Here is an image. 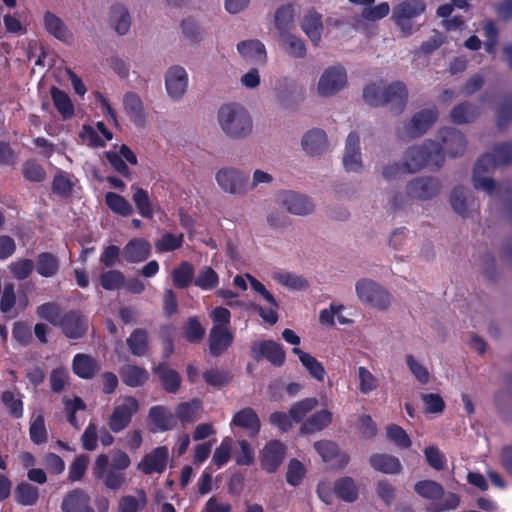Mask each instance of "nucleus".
Instances as JSON below:
<instances>
[{"instance_id":"1","label":"nucleus","mask_w":512,"mask_h":512,"mask_svg":"<svg viewBox=\"0 0 512 512\" xmlns=\"http://www.w3.org/2000/svg\"><path fill=\"white\" fill-rule=\"evenodd\" d=\"M363 99L371 107L387 106L393 114L399 115L407 105L408 90L400 81L386 87L373 83L364 88Z\"/></svg>"},{"instance_id":"2","label":"nucleus","mask_w":512,"mask_h":512,"mask_svg":"<svg viewBox=\"0 0 512 512\" xmlns=\"http://www.w3.org/2000/svg\"><path fill=\"white\" fill-rule=\"evenodd\" d=\"M444 160L441 145L436 141L426 140L422 145L406 150L403 164L408 173H415L425 167L439 169L443 166Z\"/></svg>"},{"instance_id":"3","label":"nucleus","mask_w":512,"mask_h":512,"mask_svg":"<svg viewBox=\"0 0 512 512\" xmlns=\"http://www.w3.org/2000/svg\"><path fill=\"white\" fill-rule=\"evenodd\" d=\"M222 131L234 139L244 138L252 132L253 122L248 111L240 104L223 105L217 114Z\"/></svg>"},{"instance_id":"4","label":"nucleus","mask_w":512,"mask_h":512,"mask_svg":"<svg viewBox=\"0 0 512 512\" xmlns=\"http://www.w3.org/2000/svg\"><path fill=\"white\" fill-rule=\"evenodd\" d=\"M426 10L423 0H403L396 4L392 10V19L401 32L408 36L414 32L413 20L421 16Z\"/></svg>"},{"instance_id":"5","label":"nucleus","mask_w":512,"mask_h":512,"mask_svg":"<svg viewBox=\"0 0 512 512\" xmlns=\"http://www.w3.org/2000/svg\"><path fill=\"white\" fill-rule=\"evenodd\" d=\"M215 179L219 187L230 194L242 195L249 189V175L232 167L218 170Z\"/></svg>"},{"instance_id":"6","label":"nucleus","mask_w":512,"mask_h":512,"mask_svg":"<svg viewBox=\"0 0 512 512\" xmlns=\"http://www.w3.org/2000/svg\"><path fill=\"white\" fill-rule=\"evenodd\" d=\"M109 457L106 454L97 456L94 462L92 473L95 479L102 480L104 486L112 491L121 489L127 479L125 472L108 467Z\"/></svg>"},{"instance_id":"7","label":"nucleus","mask_w":512,"mask_h":512,"mask_svg":"<svg viewBox=\"0 0 512 512\" xmlns=\"http://www.w3.org/2000/svg\"><path fill=\"white\" fill-rule=\"evenodd\" d=\"M250 354L256 362L266 359L275 367L283 366L286 359V353L282 345L274 340L252 342Z\"/></svg>"},{"instance_id":"8","label":"nucleus","mask_w":512,"mask_h":512,"mask_svg":"<svg viewBox=\"0 0 512 512\" xmlns=\"http://www.w3.org/2000/svg\"><path fill=\"white\" fill-rule=\"evenodd\" d=\"M139 403L133 396H128L123 403L114 407L108 419V426L114 433H119L129 426L133 416L138 412Z\"/></svg>"},{"instance_id":"9","label":"nucleus","mask_w":512,"mask_h":512,"mask_svg":"<svg viewBox=\"0 0 512 512\" xmlns=\"http://www.w3.org/2000/svg\"><path fill=\"white\" fill-rule=\"evenodd\" d=\"M347 83L346 70L342 66L327 68L318 82V93L321 96H331L343 89Z\"/></svg>"},{"instance_id":"10","label":"nucleus","mask_w":512,"mask_h":512,"mask_svg":"<svg viewBox=\"0 0 512 512\" xmlns=\"http://www.w3.org/2000/svg\"><path fill=\"white\" fill-rule=\"evenodd\" d=\"M439 138L442 143H439L442 148V154L446 153L451 158H456L466 150L467 141L463 133L456 128L445 127L439 131Z\"/></svg>"},{"instance_id":"11","label":"nucleus","mask_w":512,"mask_h":512,"mask_svg":"<svg viewBox=\"0 0 512 512\" xmlns=\"http://www.w3.org/2000/svg\"><path fill=\"white\" fill-rule=\"evenodd\" d=\"M58 326L67 338L79 339L88 330V320L80 312L70 310L61 316Z\"/></svg>"},{"instance_id":"12","label":"nucleus","mask_w":512,"mask_h":512,"mask_svg":"<svg viewBox=\"0 0 512 512\" xmlns=\"http://www.w3.org/2000/svg\"><path fill=\"white\" fill-rule=\"evenodd\" d=\"M286 446L279 440L267 442L261 452V467L267 473H275L283 463Z\"/></svg>"},{"instance_id":"13","label":"nucleus","mask_w":512,"mask_h":512,"mask_svg":"<svg viewBox=\"0 0 512 512\" xmlns=\"http://www.w3.org/2000/svg\"><path fill=\"white\" fill-rule=\"evenodd\" d=\"M441 189L438 179L433 177H417L406 186L407 195L419 200H428L436 196Z\"/></svg>"},{"instance_id":"14","label":"nucleus","mask_w":512,"mask_h":512,"mask_svg":"<svg viewBox=\"0 0 512 512\" xmlns=\"http://www.w3.org/2000/svg\"><path fill=\"white\" fill-rule=\"evenodd\" d=\"M168 458V448L158 446L142 458L137 468L145 475L162 474L166 470Z\"/></svg>"},{"instance_id":"15","label":"nucleus","mask_w":512,"mask_h":512,"mask_svg":"<svg viewBox=\"0 0 512 512\" xmlns=\"http://www.w3.org/2000/svg\"><path fill=\"white\" fill-rule=\"evenodd\" d=\"M234 341V335L228 327L213 325L209 333V352L213 357H219L225 353Z\"/></svg>"},{"instance_id":"16","label":"nucleus","mask_w":512,"mask_h":512,"mask_svg":"<svg viewBox=\"0 0 512 512\" xmlns=\"http://www.w3.org/2000/svg\"><path fill=\"white\" fill-rule=\"evenodd\" d=\"M123 109L137 127L143 128L147 123V113L140 96L135 92H127L123 96Z\"/></svg>"},{"instance_id":"17","label":"nucleus","mask_w":512,"mask_h":512,"mask_svg":"<svg viewBox=\"0 0 512 512\" xmlns=\"http://www.w3.org/2000/svg\"><path fill=\"white\" fill-rule=\"evenodd\" d=\"M343 165L347 172H359L363 168L360 153V138L355 131L350 132L346 139Z\"/></svg>"},{"instance_id":"18","label":"nucleus","mask_w":512,"mask_h":512,"mask_svg":"<svg viewBox=\"0 0 512 512\" xmlns=\"http://www.w3.org/2000/svg\"><path fill=\"white\" fill-rule=\"evenodd\" d=\"M188 76L184 68L171 67L165 77L166 90L169 96L175 100L180 99L186 91Z\"/></svg>"},{"instance_id":"19","label":"nucleus","mask_w":512,"mask_h":512,"mask_svg":"<svg viewBox=\"0 0 512 512\" xmlns=\"http://www.w3.org/2000/svg\"><path fill=\"white\" fill-rule=\"evenodd\" d=\"M438 112L435 108L423 109L412 117L406 126L407 133L411 137L423 135L429 127L437 120Z\"/></svg>"},{"instance_id":"20","label":"nucleus","mask_w":512,"mask_h":512,"mask_svg":"<svg viewBox=\"0 0 512 512\" xmlns=\"http://www.w3.org/2000/svg\"><path fill=\"white\" fill-rule=\"evenodd\" d=\"M153 373L158 377L164 391L175 394L179 391L182 378L181 375L169 367L164 361L153 368Z\"/></svg>"},{"instance_id":"21","label":"nucleus","mask_w":512,"mask_h":512,"mask_svg":"<svg viewBox=\"0 0 512 512\" xmlns=\"http://www.w3.org/2000/svg\"><path fill=\"white\" fill-rule=\"evenodd\" d=\"M239 54L247 62L264 65L267 61V53L264 44L256 39L241 41L237 44Z\"/></svg>"},{"instance_id":"22","label":"nucleus","mask_w":512,"mask_h":512,"mask_svg":"<svg viewBox=\"0 0 512 512\" xmlns=\"http://www.w3.org/2000/svg\"><path fill=\"white\" fill-rule=\"evenodd\" d=\"M231 426L247 431L251 437L256 436L261 429L260 419L257 413L250 407H245L236 412L231 420Z\"/></svg>"},{"instance_id":"23","label":"nucleus","mask_w":512,"mask_h":512,"mask_svg":"<svg viewBox=\"0 0 512 512\" xmlns=\"http://www.w3.org/2000/svg\"><path fill=\"white\" fill-rule=\"evenodd\" d=\"M100 368L99 361L91 355L78 353L73 357L72 371L81 379H92L99 372Z\"/></svg>"},{"instance_id":"24","label":"nucleus","mask_w":512,"mask_h":512,"mask_svg":"<svg viewBox=\"0 0 512 512\" xmlns=\"http://www.w3.org/2000/svg\"><path fill=\"white\" fill-rule=\"evenodd\" d=\"M151 253L150 243L143 238H134L123 247L122 256L128 263L145 261Z\"/></svg>"},{"instance_id":"25","label":"nucleus","mask_w":512,"mask_h":512,"mask_svg":"<svg viewBox=\"0 0 512 512\" xmlns=\"http://www.w3.org/2000/svg\"><path fill=\"white\" fill-rule=\"evenodd\" d=\"M282 204L289 213L300 216L308 215L314 209L313 203L307 196L293 191L285 192L282 195Z\"/></svg>"},{"instance_id":"26","label":"nucleus","mask_w":512,"mask_h":512,"mask_svg":"<svg viewBox=\"0 0 512 512\" xmlns=\"http://www.w3.org/2000/svg\"><path fill=\"white\" fill-rule=\"evenodd\" d=\"M302 147L311 156L320 155L327 148L326 133L316 128L306 132L302 138Z\"/></svg>"},{"instance_id":"27","label":"nucleus","mask_w":512,"mask_h":512,"mask_svg":"<svg viewBox=\"0 0 512 512\" xmlns=\"http://www.w3.org/2000/svg\"><path fill=\"white\" fill-rule=\"evenodd\" d=\"M35 270L41 277L53 278L59 273L60 260L51 252H41L37 255Z\"/></svg>"},{"instance_id":"28","label":"nucleus","mask_w":512,"mask_h":512,"mask_svg":"<svg viewBox=\"0 0 512 512\" xmlns=\"http://www.w3.org/2000/svg\"><path fill=\"white\" fill-rule=\"evenodd\" d=\"M120 376L123 383L132 388L143 386L149 378L145 368L133 364L123 365L120 368Z\"/></svg>"},{"instance_id":"29","label":"nucleus","mask_w":512,"mask_h":512,"mask_svg":"<svg viewBox=\"0 0 512 512\" xmlns=\"http://www.w3.org/2000/svg\"><path fill=\"white\" fill-rule=\"evenodd\" d=\"M293 354L297 355L302 366L307 370L309 375L319 382H323L326 371L320 361L311 354L304 352L298 347L292 349Z\"/></svg>"},{"instance_id":"30","label":"nucleus","mask_w":512,"mask_h":512,"mask_svg":"<svg viewBox=\"0 0 512 512\" xmlns=\"http://www.w3.org/2000/svg\"><path fill=\"white\" fill-rule=\"evenodd\" d=\"M301 28L311 42L317 45L323 31L321 14L314 10L309 11L302 20Z\"/></svg>"},{"instance_id":"31","label":"nucleus","mask_w":512,"mask_h":512,"mask_svg":"<svg viewBox=\"0 0 512 512\" xmlns=\"http://www.w3.org/2000/svg\"><path fill=\"white\" fill-rule=\"evenodd\" d=\"M149 419L155 426L152 432H165L174 427L173 415L164 406H153L149 410Z\"/></svg>"},{"instance_id":"32","label":"nucleus","mask_w":512,"mask_h":512,"mask_svg":"<svg viewBox=\"0 0 512 512\" xmlns=\"http://www.w3.org/2000/svg\"><path fill=\"white\" fill-rule=\"evenodd\" d=\"M43 24L45 30L60 41L66 42L71 36L62 19L50 11L44 13Z\"/></svg>"},{"instance_id":"33","label":"nucleus","mask_w":512,"mask_h":512,"mask_svg":"<svg viewBox=\"0 0 512 512\" xmlns=\"http://www.w3.org/2000/svg\"><path fill=\"white\" fill-rule=\"evenodd\" d=\"M369 463L376 471L385 474H397L402 469L399 459L388 454H373L369 458Z\"/></svg>"},{"instance_id":"34","label":"nucleus","mask_w":512,"mask_h":512,"mask_svg":"<svg viewBox=\"0 0 512 512\" xmlns=\"http://www.w3.org/2000/svg\"><path fill=\"white\" fill-rule=\"evenodd\" d=\"M50 95L56 110L64 120H68L74 117L75 108L66 92L53 86L50 89Z\"/></svg>"},{"instance_id":"35","label":"nucleus","mask_w":512,"mask_h":512,"mask_svg":"<svg viewBox=\"0 0 512 512\" xmlns=\"http://www.w3.org/2000/svg\"><path fill=\"white\" fill-rule=\"evenodd\" d=\"M195 269L188 261H182L172 270L171 278L175 288L186 289L194 282Z\"/></svg>"},{"instance_id":"36","label":"nucleus","mask_w":512,"mask_h":512,"mask_svg":"<svg viewBox=\"0 0 512 512\" xmlns=\"http://www.w3.org/2000/svg\"><path fill=\"white\" fill-rule=\"evenodd\" d=\"M334 494L342 501L354 502L358 499V487L351 477H341L337 479L333 487Z\"/></svg>"},{"instance_id":"37","label":"nucleus","mask_w":512,"mask_h":512,"mask_svg":"<svg viewBox=\"0 0 512 512\" xmlns=\"http://www.w3.org/2000/svg\"><path fill=\"white\" fill-rule=\"evenodd\" d=\"M126 344L134 356H144L149 348V338L147 331L142 328L133 330L130 336L126 339Z\"/></svg>"},{"instance_id":"38","label":"nucleus","mask_w":512,"mask_h":512,"mask_svg":"<svg viewBox=\"0 0 512 512\" xmlns=\"http://www.w3.org/2000/svg\"><path fill=\"white\" fill-rule=\"evenodd\" d=\"M332 417V413L328 410L317 411L303 423L301 431L306 434L321 431L331 424Z\"/></svg>"},{"instance_id":"39","label":"nucleus","mask_w":512,"mask_h":512,"mask_svg":"<svg viewBox=\"0 0 512 512\" xmlns=\"http://www.w3.org/2000/svg\"><path fill=\"white\" fill-rule=\"evenodd\" d=\"M110 24L119 35H125L131 25L130 15L125 6L116 4L110 10Z\"/></svg>"},{"instance_id":"40","label":"nucleus","mask_w":512,"mask_h":512,"mask_svg":"<svg viewBox=\"0 0 512 512\" xmlns=\"http://www.w3.org/2000/svg\"><path fill=\"white\" fill-rule=\"evenodd\" d=\"M39 490L28 482H21L14 489V500L22 506H33L38 502Z\"/></svg>"},{"instance_id":"41","label":"nucleus","mask_w":512,"mask_h":512,"mask_svg":"<svg viewBox=\"0 0 512 512\" xmlns=\"http://www.w3.org/2000/svg\"><path fill=\"white\" fill-rule=\"evenodd\" d=\"M147 505V495L143 489L137 491V497L125 495L119 499L117 512H141Z\"/></svg>"},{"instance_id":"42","label":"nucleus","mask_w":512,"mask_h":512,"mask_svg":"<svg viewBox=\"0 0 512 512\" xmlns=\"http://www.w3.org/2000/svg\"><path fill=\"white\" fill-rule=\"evenodd\" d=\"M294 8L291 4L280 6L274 15L275 28L280 36L289 33L293 27Z\"/></svg>"},{"instance_id":"43","label":"nucleus","mask_w":512,"mask_h":512,"mask_svg":"<svg viewBox=\"0 0 512 512\" xmlns=\"http://www.w3.org/2000/svg\"><path fill=\"white\" fill-rule=\"evenodd\" d=\"M479 114L477 106L470 102H463L456 105L451 113V120L456 124H465L474 121Z\"/></svg>"},{"instance_id":"44","label":"nucleus","mask_w":512,"mask_h":512,"mask_svg":"<svg viewBox=\"0 0 512 512\" xmlns=\"http://www.w3.org/2000/svg\"><path fill=\"white\" fill-rule=\"evenodd\" d=\"M105 203L113 213L122 217H128L133 214V207L129 201L124 196L115 192H107L105 194Z\"/></svg>"},{"instance_id":"45","label":"nucleus","mask_w":512,"mask_h":512,"mask_svg":"<svg viewBox=\"0 0 512 512\" xmlns=\"http://www.w3.org/2000/svg\"><path fill=\"white\" fill-rule=\"evenodd\" d=\"M414 489L418 495L431 501L440 500L444 496L442 485L433 480L418 481Z\"/></svg>"},{"instance_id":"46","label":"nucleus","mask_w":512,"mask_h":512,"mask_svg":"<svg viewBox=\"0 0 512 512\" xmlns=\"http://www.w3.org/2000/svg\"><path fill=\"white\" fill-rule=\"evenodd\" d=\"M88 497L81 489H74L69 492L61 503L63 512H79L88 504Z\"/></svg>"},{"instance_id":"47","label":"nucleus","mask_w":512,"mask_h":512,"mask_svg":"<svg viewBox=\"0 0 512 512\" xmlns=\"http://www.w3.org/2000/svg\"><path fill=\"white\" fill-rule=\"evenodd\" d=\"M21 172L24 179L32 183H41L47 177L44 167L33 158L23 162Z\"/></svg>"},{"instance_id":"48","label":"nucleus","mask_w":512,"mask_h":512,"mask_svg":"<svg viewBox=\"0 0 512 512\" xmlns=\"http://www.w3.org/2000/svg\"><path fill=\"white\" fill-rule=\"evenodd\" d=\"M200 409V400L193 399L192 401L178 404L175 409V414L182 424L193 423L197 420V414Z\"/></svg>"},{"instance_id":"49","label":"nucleus","mask_w":512,"mask_h":512,"mask_svg":"<svg viewBox=\"0 0 512 512\" xmlns=\"http://www.w3.org/2000/svg\"><path fill=\"white\" fill-rule=\"evenodd\" d=\"M134 189V186H132ZM132 200L137 208L138 213L146 219H152L154 216V210L150 201L148 192L140 187H136L132 195Z\"/></svg>"},{"instance_id":"50","label":"nucleus","mask_w":512,"mask_h":512,"mask_svg":"<svg viewBox=\"0 0 512 512\" xmlns=\"http://www.w3.org/2000/svg\"><path fill=\"white\" fill-rule=\"evenodd\" d=\"M450 202L452 205L453 210L462 216L463 218H466L469 216V209L468 207L472 205L473 200L469 202L468 197L466 196V189L462 186H456L451 192L450 195Z\"/></svg>"},{"instance_id":"51","label":"nucleus","mask_w":512,"mask_h":512,"mask_svg":"<svg viewBox=\"0 0 512 512\" xmlns=\"http://www.w3.org/2000/svg\"><path fill=\"white\" fill-rule=\"evenodd\" d=\"M99 283L104 290H120L125 284V276L119 270L110 269L100 274Z\"/></svg>"},{"instance_id":"52","label":"nucleus","mask_w":512,"mask_h":512,"mask_svg":"<svg viewBox=\"0 0 512 512\" xmlns=\"http://www.w3.org/2000/svg\"><path fill=\"white\" fill-rule=\"evenodd\" d=\"M63 404L67 412V420L69 424L79 430L83 423L78 421L76 413L86 409L85 402L79 396H75L73 399L64 397Z\"/></svg>"},{"instance_id":"53","label":"nucleus","mask_w":512,"mask_h":512,"mask_svg":"<svg viewBox=\"0 0 512 512\" xmlns=\"http://www.w3.org/2000/svg\"><path fill=\"white\" fill-rule=\"evenodd\" d=\"M280 37L283 48L290 56L294 58H304L306 56V46L302 39L290 33Z\"/></svg>"},{"instance_id":"54","label":"nucleus","mask_w":512,"mask_h":512,"mask_svg":"<svg viewBox=\"0 0 512 512\" xmlns=\"http://www.w3.org/2000/svg\"><path fill=\"white\" fill-rule=\"evenodd\" d=\"M8 269L14 279L23 281L32 274L35 269V264L31 259L21 258L11 262Z\"/></svg>"},{"instance_id":"55","label":"nucleus","mask_w":512,"mask_h":512,"mask_svg":"<svg viewBox=\"0 0 512 512\" xmlns=\"http://www.w3.org/2000/svg\"><path fill=\"white\" fill-rule=\"evenodd\" d=\"M305 465L296 458H292L287 466L286 481L292 487H298L306 476Z\"/></svg>"},{"instance_id":"56","label":"nucleus","mask_w":512,"mask_h":512,"mask_svg":"<svg viewBox=\"0 0 512 512\" xmlns=\"http://www.w3.org/2000/svg\"><path fill=\"white\" fill-rule=\"evenodd\" d=\"M218 283V274L210 266H205L201 269L193 282L195 286L202 290H212L218 285Z\"/></svg>"},{"instance_id":"57","label":"nucleus","mask_w":512,"mask_h":512,"mask_svg":"<svg viewBox=\"0 0 512 512\" xmlns=\"http://www.w3.org/2000/svg\"><path fill=\"white\" fill-rule=\"evenodd\" d=\"M317 405H318V400L316 398L302 399L290 407V409H289L290 416L292 417V420L294 422L299 423Z\"/></svg>"},{"instance_id":"58","label":"nucleus","mask_w":512,"mask_h":512,"mask_svg":"<svg viewBox=\"0 0 512 512\" xmlns=\"http://www.w3.org/2000/svg\"><path fill=\"white\" fill-rule=\"evenodd\" d=\"M183 242L184 236L182 233L175 235L170 232H166L155 242V248L158 252L175 251L182 247Z\"/></svg>"},{"instance_id":"59","label":"nucleus","mask_w":512,"mask_h":512,"mask_svg":"<svg viewBox=\"0 0 512 512\" xmlns=\"http://www.w3.org/2000/svg\"><path fill=\"white\" fill-rule=\"evenodd\" d=\"M29 435L31 441L41 445L47 441V430L43 413H39L30 423Z\"/></svg>"},{"instance_id":"60","label":"nucleus","mask_w":512,"mask_h":512,"mask_svg":"<svg viewBox=\"0 0 512 512\" xmlns=\"http://www.w3.org/2000/svg\"><path fill=\"white\" fill-rule=\"evenodd\" d=\"M387 438L396 446L407 449L412 445V441L407 432L397 424H390L386 427Z\"/></svg>"},{"instance_id":"61","label":"nucleus","mask_w":512,"mask_h":512,"mask_svg":"<svg viewBox=\"0 0 512 512\" xmlns=\"http://www.w3.org/2000/svg\"><path fill=\"white\" fill-rule=\"evenodd\" d=\"M359 391L368 395L379 386V380L366 367H358Z\"/></svg>"},{"instance_id":"62","label":"nucleus","mask_w":512,"mask_h":512,"mask_svg":"<svg viewBox=\"0 0 512 512\" xmlns=\"http://www.w3.org/2000/svg\"><path fill=\"white\" fill-rule=\"evenodd\" d=\"M37 315L54 326H58L61 318L60 306L55 302H46L37 307Z\"/></svg>"},{"instance_id":"63","label":"nucleus","mask_w":512,"mask_h":512,"mask_svg":"<svg viewBox=\"0 0 512 512\" xmlns=\"http://www.w3.org/2000/svg\"><path fill=\"white\" fill-rule=\"evenodd\" d=\"M2 403L8 409L9 414L16 419L23 416L24 404L20 398H16L12 391H4L1 396Z\"/></svg>"},{"instance_id":"64","label":"nucleus","mask_w":512,"mask_h":512,"mask_svg":"<svg viewBox=\"0 0 512 512\" xmlns=\"http://www.w3.org/2000/svg\"><path fill=\"white\" fill-rule=\"evenodd\" d=\"M497 126L505 129L512 122V95L506 96L497 109Z\"/></svg>"}]
</instances>
